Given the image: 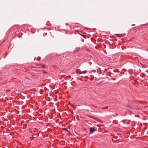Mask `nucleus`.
<instances>
[{
	"label": "nucleus",
	"instance_id": "nucleus-9",
	"mask_svg": "<svg viewBox=\"0 0 148 148\" xmlns=\"http://www.w3.org/2000/svg\"><path fill=\"white\" fill-rule=\"evenodd\" d=\"M42 68H45V66L44 65H42Z\"/></svg>",
	"mask_w": 148,
	"mask_h": 148
},
{
	"label": "nucleus",
	"instance_id": "nucleus-17",
	"mask_svg": "<svg viewBox=\"0 0 148 148\" xmlns=\"http://www.w3.org/2000/svg\"><path fill=\"white\" fill-rule=\"evenodd\" d=\"M92 109H93V108L92 107Z\"/></svg>",
	"mask_w": 148,
	"mask_h": 148
},
{
	"label": "nucleus",
	"instance_id": "nucleus-15",
	"mask_svg": "<svg viewBox=\"0 0 148 148\" xmlns=\"http://www.w3.org/2000/svg\"><path fill=\"white\" fill-rule=\"evenodd\" d=\"M33 136V138H34V137L33 136Z\"/></svg>",
	"mask_w": 148,
	"mask_h": 148
},
{
	"label": "nucleus",
	"instance_id": "nucleus-11",
	"mask_svg": "<svg viewBox=\"0 0 148 148\" xmlns=\"http://www.w3.org/2000/svg\"><path fill=\"white\" fill-rule=\"evenodd\" d=\"M83 37L84 38H86V37L84 36Z\"/></svg>",
	"mask_w": 148,
	"mask_h": 148
},
{
	"label": "nucleus",
	"instance_id": "nucleus-10",
	"mask_svg": "<svg viewBox=\"0 0 148 148\" xmlns=\"http://www.w3.org/2000/svg\"><path fill=\"white\" fill-rule=\"evenodd\" d=\"M29 130H32V128H29Z\"/></svg>",
	"mask_w": 148,
	"mask_h": 148
},
{
	"label": "nucleus",
	"instance_id": "nucleus-1",
	"mask_svg": "<svg viewBox=\"0 0 148 148\" xmlns=\"http://www.w3.org/2000/svg\"><path fill=\"white\" fill-rule=\"evenodd\" d=\"M66 56L63 55H61L59 57V58L62 61L64 60Z\"/></svg>",
	"mask_w": 148,
	"mask_h": 148
},
{
	"label": "nucleus",
	"instance_id": "nucleus-8",
	"mask_svg": "<svg viewBox=\"0 0 148 148\" xmlns=\"http://www.w3.org/2000/svg\"><path fill=\"white\" fill-rule=\"evenodd\" d=\"M64 129L66 132H68L69 131L66 128H64Z\"/></svg>",
	"mask_w": 148,
	"mask_h": 148
},
{
	"label": "nucleus",
	"instance_id": "nucleus-14",
	"mask_svg": "<svg viewBox=\"0 0 148 148\" xmlns=\"http://www.w3.org/2000/svg\"><path fill=\"white\" fill-rule=\"evenodd\" d=\"M66 25H68V23H66Z\"/></svg>",
	"mask_w": 148,
	"mask_h": 148
},
{
	"label": "nucleus",
	"instance_id": "nucleus-3",
	"mask_svg": "<svg viewBox=\"0 0 148 148\" xmlns=\"http://www.w3.org/2000/svg\"><path fill=\"white\" fill-rule=\"evenodd\" d=\"M86 72H87V71H80V73H78V74H83V73L84 74V73H86Z\"/></svg>",
	"mask_w": 148,
	"mask_h": 148
},
{
	"label": "nucleus",
	"instance_id": "nucleus-13",
	"mask_svg": "<svg viewBox=\"0 0 148 148\" xmlns=\"http://www.w3.org/2000/svg\"><path fill=\"white\" fill-rule=\"evenodd\" d=\"M83 37V36H84V35H83L82 34H80Z\"/></svg>",
	"mask_w": 148,
	"mask_h": 148
},
{
	"label": "nucleus",
	"instance_id": "nucleus-16",
	"mask_svg": "<svg viewBox=\"0 0 148 148\" xmlns=\"http://www.w3.org/2000/svg\"><path fill=\"white\" fill-rule=\"evenodd\" d=\"M147 51H148V49L147 50Z\"/></svg>",
	"mask_w": 148,
	"mask_h": 148
},
{
	"label": "nucleus",
	"instance_id": "nucleus-12",
	"mask_svg": "<svg viewBox=\"0 0 148 148\" xmlns=\"http://www.w3.org/2000/svg\"><path fill=\"white\" fill-rule=\"evenodd\" d=\"M93 106V107H95V108H97V107H96L95 106Z\"/></svg>",
	"mask_w": 148,
	"mask_h": 148
},
{
	"label": "nucleus",
	"instance_id": "nucleus-6",
	"mask_svg": "<svg viewBox=\"0 0 148 148\" xmlns=\"http://www.w3.org/2000/svg\"><path fill=\"white\" fill-rule=\"evenodd\" d=\"M108 106H106V107H103V108H102V109H108Z\"/></svg>",
	"mask_w": 148,
	"mask_h": 148
},
{
	"label": "nucleus",
	"instance_id": "nucleus-4",
	"mask_svg": "<svg viewBox=\"0 0 148 148\" xmlns=\"http://www.w3.org/2000/svg\"><path fill=\"white\" fill-rule=\"evenodd\" d=\"M80 48L79 47H76L75 49V50L74 51V52H77L78 51L79 49H80Z\"/></svg>",
	"mask_w": 148,
	"mask_h": 148
},
{
	"label": "nucleus",
	"instance_id": "nucleus-5",
	"mask_svg": "<svg viewBox=\"0 0 148 148\" xmlns=\"http://www.w3.org/2000/svg\"><path fill=\"white\" fill-rule=\"evenodd\" d=\"M116 36L118 37H120L121 36V34H116Z\"/></svg>",
	"mask_w": 148,
	"mask_h": 148
},
{
	"label": "nucleus",
	"instance_id": "nucleus-2",
	"mask_svg": "<svg viewBox=\"0 0 148 148\" xmlns=\"http://www.w3.org/2000/svg\"><path fill=\"white\" fill-rule=\"evenodd\" d=\"M89 129H90V133H92L94 131V130H95L94 128H92V127L90 128H89Z\"/></svg>",
	"mask_w": 148,
	"mask_h": 148
},
{
	"label": "nucleus",
	"instance_id": "nucleus-7",
	"mask_svg": "<svg viewBox=\"0 0 148 148\" xmlns=\"http://www.w3.org/2000/svg\"><path fill=\"white\" fill-rule=\"evenodd\" d=\"M42 72L43 74H46L47 73V72L45 71H43Z\"/></svg>",
	"mask_w": 148,
	"mask_h": 148
}]
</instances>
